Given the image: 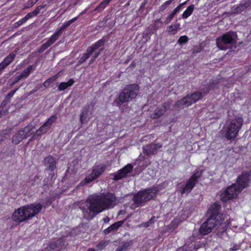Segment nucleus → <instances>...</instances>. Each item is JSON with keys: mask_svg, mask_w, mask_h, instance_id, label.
<instances>
[{"mask_svg": "<svg viewBox=\"0 0 251 251\" xmlns=\"http://www.w3.org/2000/svg\"><path fill=\"white\" fill-rule=\"evenodd\" d=\"M118 202L115 196L108 193L104 196H94L89 198L84 202L79 203V208L84 219L90 220L98 213L106 209L113 207Z\"/></svg>", "mask_w": 251, "mask_h": 251, "instance_id": "obj_1", "label": "nucleus"}, {"mask_svg": "<svg viewBox=\"0 0 251 251\" xmlns=\"http://www.w3.org/2000/svg\"><path fill=\"white\" fill-rule=\"evenodd\" d=\"M42 209V205L39 203L21 206L13 213L12 218L14 222L21 223L36 216Z\"/></svg>", "mask_w": 251, "mask_h": 251, "instance_id": "obj_2", "label": "nucleus"}, {"mask_svg": "<svg viewBox=\"0 0 251 251\" xmlns=\"http://www.w3.org/2000/svg\"><path fill=\"white\" fill-rule=\"evenodd\" d=\"M219 211L220 205L218 202L211 205L209 207L207 211L209 217L201 225L199 229V232L201 235L208 234L218 225L219 221L217 217L218 216Z\"/></svg>", "mask_w": 251, "mask_h": 251, "instance_id": "obj_3", "label": "nucleus"}, {"mask_svg": "<svg viewBox=\"0 0 251 251\" xmlns=\"http://www.w3.org/2000/svg\"><path fill=\"white\" fill-rule=\"evenodd\" d=\"M139 90L138 86L135 84L126 85L120 92L113 102L114 105L121 107L123 103L128 102L135 99Z\"/></svg>", "mask_w": 251, "mask_h": 251, "instance_id": "obj_4", "label": "nucleus"}, {"mask_svg": "<svg viewBox=\"0 0 251 251\" xmlns=\"http://www.w3.org/2000/svg\"><path fill=\"white\" fill-rule=\"evenodd\" d=\"M157 190L155 188H149L140 191L136 194L132 201L138 205H143L147 201L156 197Z\"/></svg>", "mask_w": 251, "mask_h": 251, "instance_id": "obj_5", "label": "nucleus"}, {"mask_svg": "<svg viewBox=\"0 0 251 251\" xmlns=\"http://www.w3.org/2000/svg\"><path fill=\"white\" fill-rule=\"evenodd\" d=\"M243 123L242 118L237 117L232 119L225 128L226 137L228 140L234 139L237 135Z\"/></svg>", "mask_w": 251, "mask_h": 251, "instance_id": "obj_6", "label": "nucleus"}, {"mask_svg": "<svg viewBox=\"0 0 251 251\" xmlns=\"http://www.w3.org/2000/svg\"><path fill=\"white\" fill-rule=\"evenodd\" d=\"M242 191L235 183H233L226 189L224 195H221V201L226 202L236 198Z\"/></svg>", "mask_w": 251, "mask_h": 251, "instance_id": "obj_7", "label": "nucleus"}, {"mask_svg": "<svg viewBox=\"0 0 251 251\" xmlns=\"http://www.w3.org/2000/svg\"><path fill=\"white\" fill-rule=\"evenodd\" d=\"M251 180V171H244L237 178L235 183L242 191L247 188Z\"/></svg>", "mask_w": 251, "mask_h": 251, "instance_id": "obj_8", "label": "nucleus"}, {"mask_svg": "<svg viewBox=\"0 0 251 251\" xmlns=\"http://www.w3.org/2000/svg\"><path fill=\"white\" fill-rule=\"evenodd\" d=\"M201 171H197L194 174L188 179L185 186L182 189L181 192V194H188L198 183L199 178L201 176Z\"/></svg>", "mask_w": 251, "mask_h": 251, "instance_id": "obj_9", "label": "nucleus"}, {"mask_svg": "<svg viewBox=\"0 0 251 251\" xmlns=\"http://www.w3.org/2000/svg\"><path fill=\"white\" fill-rule=\"evenodd\" d=\"M237 40V35L236 32L229 31L221 36V42L224 44L236 45ZM225 48L224 45L221 43V50H225Z\"/></svg>", "mask_w": 251, "mask_h": 251, "instance_id": "obj_10", "label": "nucleus"}, {"mask_svg": "<svg viewBox=\"0 0 251 251\" xmlns=\"http://www.w3.org/2000/svg\"><path fill=\"white\" fill-rule=\"evenodd\" d=\"M95 105V102L92 101L82 108L80 114L81 124H85L90 120Z\"/></svg>", "mask_w": 251, "mask_h": 251, "instance_id": "obj_11", "label": "nucleus"}, {"mask_svg": "<svg viewBox=\"0 0 251 251\" xmlns=\"http://www.w3.org/2000/svg\"><path fill=\"white\" fill-rule=\"evenodd\" d=\"M65 240L62 238H60L56 241L50 242L44 251H60L65 246Z\"/></svg>", "mask_w": 251, "mask_h": 251, "instance_id": "obj_12", "label": "nucleus"}, {"mask_svg": "<svg viewBox=\"0 0 251 251\" xmlns=\"http://www.w3.org/2000/svg\"><path fill=\"white\" fill-rule=\"evenodd\" d=\"M162 145L160 143H151L143 147V152L144 154L150 156L156 153L158 149L162 148Z\"/></svg>", "mask_w": 251, "mask_h": 251, "instance_id": "obj_13", "label": "nucleus"}, {"mask_svg": "<svg viewBox=\"0 0 251 251\" xmlns=\"http://www.w3.org/2000/svg\"><path fill=\"white\" fill-rule=\"evenodd\" d=\"M133 170V166L130 164H128L125 166L123 169L119 170L118 172L114 175V179L118 180L125 177L126 175L130 173Z\"/></svg>", "mask_w": 251, "mask_h": 251, "instance_id": "obj_14", "label": "nucleus"}, {"mask_svg": "<svg viewBox=\"0 0 251 251\" xmlns=\"http://www.w3.org/2000/svg\"><path fill=\"white\" fill-rule=\"evenodd\" d=\"M170 104L168 102H165L162 104V107H157L155 109L153 113L151 115L152 119H157L161 117L164 115L165 112L169 109Z\"/></svg>", "mask_w": 251, "mask_h": 251, "instance_id": "obj_15", "label": "nucleus"}, {"mask_svg": "<svg viewBox=\"0 0 251 251\" xmlns=\"http://www.w3.org/2000/svg\"><path fill=\"white\" fill-rule=\"evenodd\" d=\"M45 166L47 167L48 170L53 171L56 168V161L55 158L50 155L45 158L43 161Z\"/></svg>", "mask_w": 251, "mask_h": 251, "instance_id": "obj_16", "label": "nucleus"}, {"mask_svg": "<svg viewBox=\"0 0 251 251\" xmlns=\"http://www.w3.org/2000/svg\"><path fill=\"white\" fill-rule=\"evenodd\" d=\"M77 17H75L71 20H69L64 23L62 25V26L54 32V33L53 34L54 36H55L56 38L58 39V37L62 34L64 29L67 27H69L71 24L75 22L77 20Z\"/></svg>", "mask_w": 251, "mask_h": 251, "instance_id": "obj_17", "label": "nucleus"}, {"mask_svg": "<svg viewBox=\"0 0 251 251\" xmlns=\"http://www.w3.org/2000/svg\"><path fill=\"white\" fill-rule=\"evenodd\" d=\"M190 105H191V102L188 100V98L186 96L183 99L176 101L174 104L173 106L175 108L182 109L185 106H189Z\"/></svg>", "mask_w": 251, "mask_h": 251, "instance_id": "obj_18", "label": "nucleus"}, {"mask_svg": "<svg viewBox=\"0 0 251 251\" xmlns=\"http://www.w3.org/2000/svg\"><path fill=\"white\" fill-rule=\"evenodd\" d=\"M57 38L54 36L53 34L48 40V41L40 47L38 49V52L41 53L45 50H46L48 47L53 44L56 40Z\"/></svg>", "mask_w": 251, "mask_h": 251, "instance_id": "obj_19", "label": "nucleus"}, {"mask_svg": "<svg viewBox=\"0 0 251 251\" xmlns=\"http://www.w3.org/2000/svg\"><path fill=\"white\" fill-rule=\"evenodd\" d=\"M125 221H120L115 223L110 226L104 230L103 232L105 234H108L113 231L118 229L124 223Z\"/></svg>", "mask_w": 251, "mask_h": 251, "instance_id": "obj_20", "label": "nucleus"}, {"mask_svg": "<svg viewBox=\"0 0 251 251\" xmlns=\"http://www.w3.org/2000/svg\"><path fill=\"white\" fill-rule=\"evenodd\" d=\"M34 129L35 126L33 125H28L24 128L20 130L19 132L23 136H25V139H26L32 134L31 131Z\"/></svg>", "mask_w": 251, "mask_h": 251, "instance_id": "obj_21", "label": "nucleus"}, {"mask_svg": "<svg viewBox=\"0 0 251 251\" xmlns=\"http://www.w3.org/2000/svg\"><path fill=\"white\" fill-rule=\"evenodd\" d=\"M188 98V100L191 102V105L196 102L198 100H200L202 97V95L201 92H195L190 95L186 96Z\"/></svg>", "mask_w": 251, "mask_h": 251, "instance_id": "obj_22", "label": "nucleus"}, {"mask_svg": "<svg viewBox=\"0 0 251 251\" xmlns=\"http://www.w3.org/2000/svg\"><path fill=\"white\" fill-rule=\"evenodd\" d=\"M100 176V174H99L95 169L93 168L92 169L91 173L86 176V177L84 179V181L85 183H89L91 182L93 180L96 179L98 177Z\"/></svg>", "mask_w": 251, "mask_h": 251, "instance_id": "obj_23", "label": "nucleus"}, {"mask_svg": "<svg viewBox=\"0 0 251 251\" xmlns=\"http://www.w3.org/2000/svg\"><path fill=\"white\" fill-rule=\"evenodd\" d=\"M186 2L180 3L179 4L173 11V12L167 17L165 23L168 24L171 22L174 16L179 11L181 7L186 4Z\"/></svg>", "mask_w": 251, "mask_h": 251, "instance_id": "obj_24", "label": "nucleus"}, {"mask_svg": "<svg viewBox=\"0 0 251 251\" xmlns=\"http://www.w3.org/2000/svg\"><path fill=\"white\" fill-rule=\"evenodd\" d=\"M33 70V66L32 65H29L18 76L21 79L23 78H26L29 76Z\"/></svg>", "mask_w": 251, "mask_h": 251, "instance_id": "obj_25", "label": "nucleus"}, {"mask_svg": "<svg viewBox=\"0 0 251 251\" xmlns=\"http://www.w3.org/2000/svg\"><path fill=\"white\" fill-rule=\"evenodd\" d=\"M180 28V24L178 23L169 26L167 28V31L171 35L175 34Z\"/></svg>", "mask_w": 251, "mask_h": 251, "instance_id": "obj_26", "label": "nucleus"}, {"mask_svg": "<svg viewBox=\"0 0 251 251\" xmlns=\"http://www.w3.org/2000/svg\"><path fill=\"white\" fill-rule=\"evenodd\" d=\"M15 56V54L13 53H10L4 59L3 61L1 63V64H2L5 68L6 67L10 64V63L14 60Z\"/></svg>", "mask_w": 251, "mask_h": 251, "instance_id": "obj_27", "label": "nucleus"}, {"mask_svg": "<svg viewBox=\"0 0 251 251\" xmlns=\"http://www.w3.org/2000/svg\"><path fill=\"white\" fill-rule=\"evenodd\" d=\"M74 80L73 79H70L67 82H61L58 87V89L59 91H63L67 89L69 86H70L73 84Z\"/></svg>", "mask_w": 251, "mask_h": 251, "instance_id": "obj_28", "label": "nucleus"}, {"mask_svg": "<svg viewBox=\"0 0 251 251\" xmlns=\"http://www.w3.org/2000/svg\"><path fill=\"white\" fill-rule=\"evenodd\" d=\"M133 244L131 241L123 242L115 251H127L128 248Z\"/></svg>", "mask_w": 251, "mask_h": 251, "instance_id": "obj_29", "label": "nucleus"}, {"mask_svg": "<svg viewBox=\"0 0 251 251\" xmlns=\"http://www.w3.org/2000/svg\"><path fill=\"white\" fill-rule=\"evenodd\" d=\"M25 139V136L18 131L15 135H14L12 138V142L15 145L19 144L22 140Z\"/></svg>", "mask_w": 251, "mask_h": 251, "instance_id": "obj_30", "label": "nucleus"}, {"mask_svg": "<svg viewBox=\"0 0 251 251\" xmlns=\"http://www.w3.org/2000/svg\"><path fill=\"white\" fill-rule=\"evenodd\" d=\"M93 53L92 49H90L89 48L86 50V52L84 53L83 56L79 59L78 63L82 64L87 59L89 58L90 55Z\"/></svg>", "mask_w": 251, "mask_h": 251, "instance_id": "obj_31", "label": "nucleus"}, {"mask_svg": "<svg viewBox=\"0 0 251 251\" xmlns=\"http://www.w3.org/2000/svg\"><path fill=\"white\" fill-rule=\"evenodd\" d=\"M105 42V39H100L99 41H98L96 43H95L94 45H93L92 46H90L88 48L90 49H92V51L94 52L95 50H96L98 48L103 46Z\"/></svg>", "mask_w": 251, "mask_h": 251, "instance_id": "obj_32", "label": "nucleus"}, {"mask_svg": "<svg viewBox=\"0 0 251 251\" xmlns=\"http://www.w3.org/2000/svg\"><path fill=\"white\" fill-rule=\"evenodd\" d=\"M19 89V87L15 89L14 90H12L8 93V94L6 95L5 99L2 101L3 104H6L7 103L10 102V100L11 98L14 96V94Z\"/></svg>", "mask_w": 251, "mask_h": 251, "instance_id": "obj_33", "label": "nucleus"}, {"mask_svg": "<svg viewBox=\"0 0 251 251\" xmlns=\"http://www.w3.org/2000/svg\"><path fill=\"white\" fill-rule=\"evenodd\" d=\"M194 9V5L191 4L189 6L186 10L182 14V17L184 19L187 18L190 16Z\"/></svg>", "mask_w": 251, "mask_h": 251, "instance_id": "obj_34", "label": "nucleus"}, {"mask_svg": "<svg viewBox=\"0 0 251 251\" xmlns=\"http://www.w3.org/2000/svg\"><path fill=\"white\" fill-rule=\"evenodd\" d=\"M109 243V241H101L96 245V247L98 248V250H102L104 249L106 247V246L108 245Z\"/></svg>", "mask_w": 251, "mask_h": 251, "instance_id": "obj_35", "label": "nucleus"}, {"mask_svg": "<svg viewBox=\"0 0 251 251\" xmlns=\"http://www.w3.org/2000/svg\"><path fill=\"white\" fill-rule=\"evenodd\" d=\"M56 120L57 116L56 115H52L48 119L45 124L50 128L52 124H53Z\"/></svg>", "mask_w": 251, "mask_h": 251, "instance_id": "obj_36", "label": "nucleus"}, {"mask_svg": "<svg viewBox=\"0 0 251 251\" xmlns=\"http://www.w3.org/2000/svg\"><path fill=\"white\" fill-rule=\"evenodd\" d=\"M96 171L101 175L105 171L106 166L105 165H100L94 167Z\"/></svg>", "mask_w": 251, "mask_h": 251, "instance_id": "obj_37", "label": "nucleus"}, {"mask_svg": "<svg viewBox=\"0 0 251 251\" xmlns=\"http://www.w3.org/2000/svg\"><path fill=\"white\" fill-rule=\"evenodd\" d=\"M6 104H3L2 102H1L0 106V117L2 116L6 115L7 113V108L6 106Z\"/></svg>", "mask_w": 251, "mask_h": 251, "instance_id": "obj_38", "label": "nucleus"}, {"mask_svg": "<svg viewBox=\"0 0 251 251\" xmlns=\"http://www.w3.org/2000/svg\"><path fill=\"white\" fill-rule=\"evenodd\" d=\"M188 41V38L187 36L184 35L180 36L178 40H177V43L179 45H182L184 43H186Z\"/></svg>", "mask_w": 251, "mask_h": 251, "instance_id": "obj_39", "label": "nucleus"}, {"mask_svg": "<svg viewBox=\"0 0 251 251\" xmlns=\"http://www.w3.org/2000/svg\"><path fill=\"white\" fill-rule=\"evenodd\" d=\"M246 8V6L244 4H240L239 6H237L235 9V12L236 13H241L242 12L245 10Z\"/></svg>", "mask_w": 251, "mask_h": 251, "instance_id": "obj_40", "label": "nucleus"}, {"mask_svg": "<svg viewBox=\"0 0 251 251\" xmlns=\"http://www.w3.org/2000/svg\"><path fill=\"white\" fill-rule=\"evenodd\" d=\"M42 135L41 132L38 129L33 134L32 136L29 139V142H31L36 139H37L40 136Z\"/></svg>", "mask_w": 251, "mask_h": 251, "instance_id": "obj_41", "label": "nucleus"}, {"mask_svg": "<svg viewBox=\"0 0 251 251\" xmlns=\"http://www.w3.org/2000/svg\"><path fill=\"white\" fill-rule=\"evenodd\" d=\"M42 135L41 132L38 129L33 134L32 136L29 139V142H31L36 139H37L40 136Z\"/></svg>", "mask_w": 251, "mask_h": 251, "instance_id": "obj_42", "label": "nucleus"}, {"mask_svg": "<svg viewBox=\"0 0 251 251\" xmlns=\"http://www.w3.org/2000/svg\"><path fill=\"white\" fill-rule=\"evenodd\" d=\"M50 128L48 126H47V124L44 123L39 129L38 130L41 132V133L43 134L46 133L48 130Z\"/></svg>", "mask_w": 251, "mask_h": 251, "instance_id": "obj_43", "label": "nucleus"}, {"mask_svg": "<svg viewBox=\"0 0 251 251\" xmlns=\"http://www.w3.org/2000/svg\"><path fill=\"white\" fill-rule=\"evenodd\" d=\"M21 79L20 78V77L18 75L17 76L14 80H11V79L9 80V86L10 87L13 86L14 85H15L16 83H17L18 81H19Z\"/></svg>", "mask_w": 251, "mask_h": 251, "instance_id": "obj_44", "label": "nucleus"}, {"mask_svg": "<svg viewBox=\"0 0 251 251\" xmlns=\"http://www.w3.org/2000/svg\"><path fill=\"white\" fill-rule=\"evenodd\" d=\"M173 0H169L166 1L165 3L162 4L160 7V9L161 10H165L173 1Z\"/></svg>", "mask_w": 251, "mask_h": 251, "instance_id": "obj_45", "label": "nucleus"}, {"mask_svg": "<svg viewBox=\"0 0 251 251\" xmlns=\"http://www.w3.org/2000/svg\"><path fill=\"white\" fill-rule=\"evenodd\" d=\"M109 2L108 0H104L99 5V7L100 9H103L108 5Z\"/></svg>", "mask_w": 251, "mask_h": 251, "instance_id": "obj_46", "label": "nucleus"}, {"mask_svg": "<svg viewBox=\"0 0 251 251\" xmlns=\"http://www.w3.org/2000/svg\"><path fill=\"white\" fill-rule=\"evenodd\" d=\"M26 20H25V17L23 18L22 20L19 21L18 22L15 23L14 24V27H18L20 25H22L23 24L25 23L26 22Z\"/></svg>", "mask_w": 251, "mask_h": 251, "instance_id": "obj_47", "label": "nucleus"}, {"mask_svg": "<svg viewBox=\"0 0 251 251\" xmlns=\"http://www.w3.org/2000/svg\"><path fill=\"white\" fill-rule=\"evenodd\" d=\"M103 49H100L98 52L96 53L95 55L91 58L90 61V64L92 63L94 60L98 57L99 54L100 53V51H102Z\"/></svg>", "mask_w": 251, "mask_h": 251, "instance_id": "obj_48", "label": "nucleus"}, {"mask_svg": "<svg viewBox=\"0 0 251 251\" xmlns=\"http://www.w3.org/2000/svg\"><path fill=\"white\" fill-rule=\"evenodd\" d=\"M6 138V133L2 132L0 133V145L3 142L4 139Z\"/></svg>", "mask_w": 251, "mask_h": 251, "instance_id": "obj_49", "label": "nucleus"}, {"mask_svg": "<svg viewBox=\"0 0 251 251\" xmlns=\"http://www.w3.org/2000/svg\"><path fill=\"white\" fill-rule=\"evenodd\" d=\"M148 0H144V1L141 3L138 11H143V9L145 7L146 4L147 3Z\"/></svg>", "mask_w": 251, "mask_h": 251, "instance_id": "obj_50", "label": "nucleus"}, {"mask_svg": "<svg viewBox=\"0 0 251 251\" xmlns=\"http://www.w3.org/2000/svg\"><path fill=\"white\" fill-rule=\"evenodd\" d=\"M58 77V76L57 75H54L52 77H51L49 78V79H47L50 83V84L53 82Z\"/></svg>", "mask_w": 251, "mask_h": 251, "instance_id": "obj_51", "label": "nucleus"}, {"mask_svg": "<svg viewBox=\"0 0 251 251\" xmlns=\"http://www.w3.org/2000/svg\"><path fill=\"white\" fill-rule=\"evenodd\" d=\"M34 16L32 12H30L29 13H28L25 17V20H26V21H27V20L32 18Z\"/></svg>", "mask_w": 251, "mask_h": 251, "instance_id": "obj_52", "label": "nucleus"}, {"mask_svg": "<svg viewBox=\"0 0 251 251\" xmlns=\"http://www.w3.org/2000/svg\"><path fill=\"white\" fill-rule=\"evenodd\" d=\"M40 6L37 7L34 11H33L32 12L34 16L37 15L40 12Z\"/></svg>", "mask_w": 251, "mask_h": 251, "instance_id": "obj_53", "label": "nucleus"}, {"mask_svg": "<svg viewBox=\"0 0 251 251\" xmlns=\"http://www.w3.org/2000/svg\"><path fill=\"white\" fill-rule=\"evenodd\" d=\"M239 249V246L237 244H234L232 248H230L231 251H236Z\"/></svg>", "mask_w": 251, "mask_h": 251, "instance_id": "obj_54", "label": "nucleus"}, {"mask_svg": "<svg viewBox=\"0 0 251 251\" xmlns=\"http://www.w3.org/2000/svg\"><path fill=\"white\" fill-rule=\"evenodd\" d=\"M141 226L143 227H148L150 226H151V224H150V223H149V221L147 222H145V223H143Z\"/></svg>", "mask_w": 251, "mask_h": 251, "instance_id": "obj_55", "label": "nucleus"}, {"mask_svg": "<svg viewBox=\"0 0 251 251\" xmlns=\"http://www.w3.org/2000/svg\"><path fill=\"white\" fill-rule=\"evenodd\" d=\"M155 217L154 216H152L151 219L149 221V223H150V224H151V225H152V224H153L154 223V222H155Z\"/></svg>", "mask_w": 251, "mask_h": 251, "instance_id": "obj_56", "label": "nucleus"}, {"mask_svg": "<svg viewBox=\"0 0 251 251\" xmlns=\"http://www.w3.org/2000/svg\"><path fill=\"white\" fill-rule=\"evenodd\" d=\"M50 84L49 82L46 80L44 83H43V86L45 87V88H47L50 86Z\"/></svg>", "mask_w": 251, "mask_h": 251, "instance_id": "obj_57", "label": "nucleus"}, {"mask_svg": "<svg viewBox=\"0 0 251 251\" xmlns=\"http://www.w3.org/2000/svg\"><path fill=\"white\" fill-rule=\"evenodd\" d=\"M103 221L105 223H107L109 222L110 218L108 216H107L103 219Z\"/></svg>", "mask_w": 251, "mask_h": 251, "instance_id": "obj_58", "label": "nucleus"}, {"mask_svg": "<svg viewBox=\"0 0 251 251\" xmlns=\"http://www.w3.org/2000/svg\"><path fill=\"white\" fill-rule=\"evenodd\" d=\"M5 69L4 65L0 63V74L1 73V71Z\"/></svg>", "mask_w": 251, "mask_h": 251, "instance_id": "obj_59", "label": "nucleus"}, {"mask_svg": "<svg viewBox=\"0 0 251 251\" xmlns=\"http://www.w3.org/2000/svg\"><path fill=\"white\" fill-rule=\"evenodd\" d=\"M211 88L210 87H208L207 88H206V90H204V89H202V91L203 92V93L204 94H205V93H207L209 91V90Z\"/></svg>", "mask_w": 251, "mask_h": 251, "instance_id": "obj_60", "label": "nucleus"}, {"mask_svg": "<svg viewBox=\"0 0 251 251\" xmlns=\"http://www.w3.org/2000/svg\"><path fill=\"white\" fill-rule=\"evenodd\" d=\"M216 44L218 48H220V41H219V38H218L216 39Z\"/></svg>", "mask_w": 251, "mask_h": 251, "instance_id": "obj_61", "label": "nucleus"}, {"mask_svg": "<svg viewBox=\"0 0 251 251\" xmlns=\"http://www.w3.org/2000/svg\"><path fill=\"white\" fill-rule=\"evenodd\" d=\"M36 2H35V0L34 1H33L32 0L30 2V3L29 4V7L32 6ZM28 7V6H27Z\"/></svg>", "mask_w": 251, "mask_h": 251, "instance_id": "obj_62", "label": "nucleus"}, {"mask_svg": "<svg viewBox=\"0 0 251 251\" xmlns=\"http://www.w3.org/2000/svg\"><path fill=\"white\" fill-rule=\"evenodd\" d=\"M87 251H95V250L93 248H89L88 249Z\"/></svg>", "mask_w": 251, "mask_h": 251, "instance_id": "obj_63", "label": "nucleus"}, {"mask_svg": "<svg viewBox=\"0 0 251 251\" xmlns=\"http://www.w3.org/2000/svg\"><path fill=\"white\" fill-rule=\"evenodd\" d=\"M100 7H99V5L94 9V11H96V10H98L99 9H100Z\"/></svg>", "mask_w": 251, "mask_h": 251, "instance_id": "obj_64", "label": "nucleus"}]
</instances>
